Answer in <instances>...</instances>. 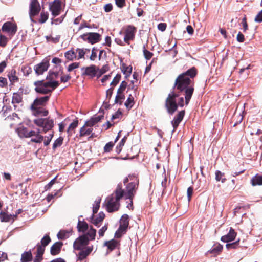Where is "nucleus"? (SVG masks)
Segmentation results:
<instances>
[{"instance_id": "0eeeda50", "label": "nucleus", "mask_w": 262, "mask_h": 262, "mask_svg": "<svg viewBox=\"0 0 262 262\" xmlns=\"http://www.w3.org/2000/svg\"><path fill=\"white\" fill-rule=\"evenodd\" d=\"M40 10L41 7L38 0H31L29 7V15L31 21L35 22L33 18L38 15Z\"/></svg>"}, {"instance_id": "cd10ccee", "label": "nucleus", "mask_w": 262, "mask_h": 262, "mask_svg": "<svg viewBox=\"0 0 262 262\" xmlns=\"http://www.w3.org/2000/svg\"><path fill=\"white\" fill-rule=\"evenodd\" d=\"M120 69L126 78L130 75L132 72V67L127 66L126 64L123 63L121 65Z\"/></svg>"}, {"instance_id": "f704fd0d", "label": "nucleus", "mask_w": 262, "mask_h": 262, "mask_svg": "<svg viewBox=\"0 0 262 262\" xmlns=\"http://www.w3.org/2000/svg\"><path fill=\"white\" fill-rule=\"evenodd\" d=\"M215 180L216 181H221L222 183H225L226 181V179L225 178V173L222 172L219 170H216L215 173Z\"/></svg>"}, {"instance_id": "e433bc0d", "label": "nucleus", "mask_w": 262, "mask_h": 262, "mask_svg": "<svg viewBox=\"0 0 262 262\" xmlns=\"http://www.w3.org/2000/svg\"><path fill=\"white\" fill-rule=\"evenodd\" d=\"M18 136L21 138H28V130L27 128L20 127L17 129Z\"/></svg>"}, {"instance_id": "774afa93", "label": "nucleus", "mask_w": 262, "mask_h": 262, "mask_svg": "<svg viewBox=\"0 0 262 262\" xmlns=\"http://www.w3.org/2000/svg\"><path fill=\"white\" fill-rule=\"evenodd\" d=\"M255 21L260 23L262 21V10L258 13L254 19Z\"/></svg>"}, {"instance_id": "20e7f679", "label": "nucleus", "mask_w": 262, "mask_h": 262, "mask_svg": "<svg viewBox=\"0 0 262 262\" xmlns=\"http://www.w3.org/2000/svg\"><path fill=\"white\" fill-rule=\"evenodd\" d=\"M33 122L36 126L42 128V132L43 133L52 130L54 125V120L50 117L38 118L34 119Z\"/></svg>"}, {"instance_id": "1a4fd4ad", "label": "nucleus", "mask_w": 262, "mask_h": 262, "mask_svg": "<svg viewBox=\"0 0 262 262\" xmlns=\"http://www.w3.org/2000/svg\"><path fill=\"white\" fill-rule=\"evenodd\" d=\"M93 128H90L86 126V124H84L83 126L80 128L79 134V135H77L76 137L78 139H81L84 137L89 136L88 140L95 138L96 137V135L93 132Z\"/></svg>"}, {"instance_id": "39448f33", "label": "nucleus", "mask_w": 262, "mask_h": 262, "mask_svg": "<svg viewBox=\"0 0 262 262\" xmlns=\"http://www.w3.org/2000/svg\"><path fill=\"white\" fill-rule=\"evenodd\" d=\"M131 178L132 177L129 176ZM136 181L129 183L126 187V192L124 191L123 196L125 199L133 200V198L138 189L139 181L135 177H132Z\"/></svg>"}, {"instance_id": "de8ad7c7", "label": "nucleus", "mask_w": 262, "mask_h": 262, "mask_svg": "<svg viewBox=\"0 0 262 262\" xmlns=\"http://www.w3.org/2000/svg\"><path fill=\"white\" fill-rule=\"evenodd\" d=\"M63 138L62 137H59L57 138L54 142L53 144V149L55 150L58 147L60 146L63 143Z\"/></svg>"}, {"instance_id": "052dcab7", "label": "nucleus", "mask_w": 262, "mask_h": 262, "mask_svg": "<svg viewBox=\"0 0 262 262\" xmlns=\"http://www.w3.org/2000/svg\"><path fill=\"white\" fill-rule=\"evenodd\" d=\"M193 188L191 186L189 187L187 189V198H188V202L190 201L192 196V194H193Z\"/></svg>"}, {"instance_id": "b1692460", "label": "nucleus", "mask_w": 262, "mask_h": 262, "mask_svg": "<svg viewBox=\"0 0 262 262\" xmlns=\"http://www.w3.org/2000/svg\"><path fill=\"white\" fill-rule=\"evenodd\" d=\"M77 228L78 232L84 233L89 229V225L86 222L79 220Z\"/></svg>"}, {"instance_id": "37998d69", "label": "nucleus", "mask_w": 262, "mask_h": 262, "mask_svg": "<svg viewBox=\"0 0 262 262\" xmlns=\"http://www.w3.org/2000/svg\"><path fill=\"white\" fill-rule=\"evenodd\" d=\"M134 104V98L131 95L129 96L126 102H125V105L127 109H130Z\"/></svg>"}, {"instance_id": "2f4dec72", "label": "nucleus", "mask_w": 262, "mask_h": 262, "mask_svg": "<svg viewBox=\"0 0 262 262\" xmlns=\"http://www.w3.org/2000/svg\"><path fill=\"white\" fill-rule=\"evenodd\" d=\"M240 239L238 238L237 241L231 243H227L226 245V248L228 250L237 249L241 247L239 245Z\"/></svg>"}, {"instance_id": "393cba45", "label": "nucleus", "mask_w": 262, "mask_h": 262, "mask_svg": "<svg viewBox=\"0 0 262 262\" xmlns=\"http://www.w3.org/2000/svg\"><path fill=\"white\" fill-rule=\"evenodd\" d=\"M105 215V214L103 212H100L98 214V216L95 219H94V217L92 219V217L91 216V219L92 220V223L96 226H99V223L102 222Z\"/></svg>"}, {"instance_id": "4be33fe9", "label": "nucleus", "mask_w": 262, "mask_h": 262, "mask_svg": "<svg viewBox=\"0 0 262 262\" xmlns=\"http://www.w3.org/2000/svg\"><path fill=\"white\" fill-rule=\"evenodd\" d=\"M16 217V214H10L8 213L1 212L0 213V219L2 222H8L11 221H14Z\"/></svg>"}, {"instance_id": "e2e57ef3", "label": "nucleus", "mask_w": 262, "mask_h": 262, "mask_svg": "<svg viewBox=\"0 0 262 262\" xmlns=\"http://www.w3.org/2000/svg\"><path fill=\"white\" fill-rule=\"evenodd\" d=\"M76 51L78 54V59L83 58L84 56V55L86 54V52L84 51V49L78 48V49H77Z\"/></svg>"}, {"instance_id": "a18cd8bd", "label": "nucleus", "mask_w": 262, "mask_h": 262, "mask_svg": "<svg viewBox=\"0 0 262 262\" xmlns=\"http://www.w3.org/2000/svg\"><path fill=\"white\" fill-rule=\"evenodd\" d=\"M143 52L145 58L146 60L150 59L153 56V53L146 49L145 46L144 45L143 47Z\"/></svg>"}, {"instance_id": "3c124183", "label": "nucleus", "mask_w": 262, "mask_h": 262, "mask_svg": "<svg viewBox=\"0 0 262 262\" xmlns=\"http://www.w3.org/2000/svg\"><path fill=\"white\" fill-rule=\"evenodd\" d=\"M115 142L112 141H110L108 143H106L105 146L104 147V152H110L114 146Z\"/></svg>"}, {"instance_id": "7ed1b4c3", "label": "nucleus", "mask_w": 262, "mask_h": 262, "mask_svg": "<svg viewBox=\"0 0 262 262\" xmlns=\"http://www.w3.org/2000/svg\"><path fill=\"white\" fill-rule=\"evenodd\" d=\"M59 82L57 81H45V80H37L34 82L35 86V91L41 94L51 95L52 92L59 86Z\"/></svg>"}, {"instance_id": "13d9d810", "label": "nucleus", "mask_w": 262, "mask_h": 262, "mask_svg": "<svg viewBox=\"0 0 262 262\" xmlns=\"http://www.w3.org/2000/svg\"><path fill=\"white\" fill-rule=\"evenodd\" d=\"M121 78V74H117L114 78L113 81L111 83V85L114 86H116L119 82Z\"/></svg>"}, {"instance_id": "c85d7f7f", "label": "nucleus", "mask_w": 262, "mask_h": 262, "mask_svg": "<svg viewBox=\"0 0 262 262\" xmlns=\"http://www.w3.org/2000/svg\"><path fill=\"white\" fill-rule=\"evenodd\" d=\"M22 91L20 93H14L12 96V103L13 104H19L22 102Z\"/></svg>"}, {"instance_id": "bf43d9fd", "label": "nucleus", "mask_w": 262, "mask_h": 262, "mask_svg": "<svg viewBox=\"0 0 262 262\" xmlns=\"http://www.w3.org/2000/svg\"><path fill=\"white\" fill-rule=\"evenodd\" d=\"M241 24H242L243 27V32H246L247 30H248V26L247 23V18L246 16H245L244 18L242 19Z\"/></svg>"}, {"instance_id": "a878e982", "label": "nucleus", "mask_w": 262, "mask_h": 262, "mask_svg": "<svg viewBox=\"0 0 262 262\" xmlns=\"http://www.w3.org/2000/svg\"><path fill=\"white\" fill-rule=\"evenodd\" d=\"M78 123L79 121L76 119L70 124L67 129L68 136H71L73 133H75V129L78 126Z\"/></svg>"}, {"instance_id": "9d476101", "label": "nucleus", "mask_w": 262, "mask_h": 262, "mask_svg": "<svg viewBox=\"0 0 262 262\" xmlns=\"http://www.w3.org/2000/svg\"><path fill=\"white\" fill-rule=\"evenodd\" d=\"M89 238L86 237L83 234L79 236L73 243V248L74 250H81L84 248L89 244Z\"/></svg>"}, {"instance_id": "dca6fc26", "label": "nucleus", "mask_w": 262, "mask_h": 262, "mask_svg": "<svg viewBox=\"0 0 262 262\" xmlns=\"http://www.w3.org/2000/svg\"><path fill=\"white\" fill-rule=\"evenodd\" d=\"M237 235V233L232 227L230 228L228 233L225 235L222 236L221 238V241L224 243H229L234 241Z\"/></svg>"}, {"instance_id": "2eb2a0df", "label": "nucleus", "mask_w": 262, "mask_h": 262, "mask_svg": "<svg viewBox=\"0 0 262 262\" xmlns=\"http://www.w3.org/2000/svg\"><path fill=\"white\" fill-rule=\"evenodd\" d=\"M31 110L32 114L37 117H46L48 114V111L45 107H32L31 106Z\"/></svg>"}, {"instance_id": "5fc2aeb1", "label": "nucleus", "mask_w": 262, "mask_h": 262, "mask_svg": "<svg viewBox=\"0 0 262 262\" xmlns=\"http://www.w3.org/2000/svg\"><path fill=\"white\" fill-rule=\"evenodd\" d=\"M127 85V83L125 81H123L121 83V84L120 85V86L119 87L118 90H117V93L120 94L123 93V92L126 89Z\"/></svg>"}, {"instance_id": "0e129e2a", "label": "nucleus", "mask_w": 262, "mask_h": 262, "mask_svg": "<svg viewBox=\"0 0 262 262\" xmlns=\"http://www.w3.org/2000/svg\"><path fill=\"white\" fill-rule=\"evenodd\" d=\"M180 121H178L173 118V119L171 121V123L172 125V127L173 128L172 132H174L176 130L178 126H179V124L180 123Z\"/></svg>"}, {"instance_id": "58836bf2", "label": "nucleus", "mask_w": 262, "mask_h": 262, "mask_svg": "<svg viewBox=\"0 0 262 262\" xmlns=\"http://www.w3.org/2000/svg\"><path fill=\"white\" fill-rule=\"evenodd\" d=\"M223 248V246L220 244H218L217 245L213 247L209 252L210 253L218 255L222 251Z\"/></svg>"}, {"instance_id": "ddd939ff", "label": "nucleus", "mask_w": 262, "mask_h": 262, "mask_svg": "<svg viewBox=\"0 0 262 262\" xmlns=\"http://www.w3.org/2000/svg\"><path fill=\"white\" fill-rule=\"evenodd\" d=\"M93 250V246L92 245L85 247L81 250H78L79 252L76 254L77 260L82 261L85 259L92 252Z\"/></svg>"}, {"instance_id": "09e8293b", "label": "nucleus", "mask_w": 262, "mask_h": 262, "mask_svg": "<svg viewBox=\"0 0 262 262\" xmlns=\"http://www.w3.org/2000/svg\"><path fill=\"white\" fill-rule=\"evenodd\" d=\"M58 76V72L49 71L48 75L46 77V79L50 80V81H53L52 80L57 78Z\"/></svg>"}, {"instance_id": "603ef678", "label": "nucleus", "mask_w": 262, "mask_h": 262, "mask_svg": "<svg viewBox=\"0 0 262 262\" xmlns=\"http://www.w3.org/2000/svg\"><path fill=\"white\" fill-rule=\"evenodd\" d=\"M53 137H54V132H52V133L49 134V136L45 137L44 140H43L44 145L45 146L49 145Z\"/></svg>"}, {"instance_id": "f3484780", "label": "nucleus", "mask_w": 262, "mask_h": 262, "mask_svg": "<svg viewBox=\"0 0 262 262\" xmlns=\"http://www.w3.org/2000/svg\"><path fill=\"white\" fill-rule=\"evenodd\" d=\"M50 96H46L35 99L31 104L32 107H45L47 102L49 101Z\"/></svg>"}, {"instance_id": "680f3d73", "label": "nucleus", "mask_w": 262, "mask_h": 262, "mask_svg": "<svg viewBox=\"0 0 262 262\" xmlns=\"http://www.w3.org/2000/svg\"><path fill=\"white\" fill-rule=\"evenodd\" d=\"M115 4L119 8H122L125 6V0H115Z\"/></svg>"}, {"instance_id": "f03ea898", "label": "nucleus", "mask_w": 262, "mask_h": 262, "mask_svg": "<svg viewBox=\"0 0 262 262\" xmlns=\"http://www.w3.org/2000/svg\"><path fill=\"white\" fill-rule=\"evenodd\" d=\"M124 190L122 189L121 183L118 184L114 192L105 199V209L108 212H113L119 210L120 207V200L123 196Z\"/></svg>"}, {"instance_id": "72a5a7b5", "label": "nucleus", "mask_w": 262, "mask_h": 262, "mask_svg": "<svg viewBox=\"0 0 262 262\" xmlns=\"http://www.w3.org/2000/svg\"><path fill=\"white\" fill-rule=\"evenodd\" d=\"M41 133L40 129H38L35 137L32 138L31 141L36 143H41L44 140V137L40 134Z\"/></svg>"}, {"instance_id": "5701e85b", "label": "nucleus", "mask_w": 262, "mask_h": 262, "mask_svg": "<svg viewBox=\"0 0 262 262\" xmlns=\"http://www.w3.org/2000/svg\"><path fill=\"white\" fill-rule=\"evenodd\" d=\"M16 74V71L14 69H12L8 74V77L11 84L19 81V78Z\"/></svg>"}, {"instance_id": "412c9836", "label": "nucleus", "mask_w": 262, "mask_h": 262, "mask_svg": "<svg viewBox=\"0 0 262 262\" xmlns=\"http://www.w3.org/2000/svg\"><path fill=\"white\" fill-rule=\"evenodd\" d=\"M33 260V255L31 249L24 252L21 254V262H31Z\"/></svg>"}, {"instance_id": "473e14b6", "label": "nucleus", "mask_w": 262, "mask_h": 262, "mask_svg": "<svg viewBox=\"0 0 262 262\" xmlns=\"http://www.w3.org/2000/svg\"><path fill=\"white\" fill-rule=\"evenodd\" d=\"M45 251L41 250V249H36V255L34 259H33V262H41L43 260V255L44 254Z\"/></svg>"}, {"instance_id": "69168bd1", "label": "nucleus", "mask_w": 262, "mask_h": 262, "mask_svg": "<svg viewBox=\"0 0 262 262\" xmlns=\"http://www.w3.org/2000/svg\"><path fill=\"white\" fill-rule=\"evenodd\" d=\"M84 124H86V126H88L90 128H93V126H94L96 123L94 120L91 118L90 120L85 121Z\"/></svg>"}, {"instance_id": "6e6d98bb", "label": "nucleus", "mask_w": 262, "mask_h": 262, "mask_svg": "<svg viewBox=\"0 0 262 262\" xmlns=\"http://www.w3.org/2000/svg\"><path fill=\"white\" fill-rule=\"evenodd\" d=\"M80 65L79 62H73L70 64L67 68V70L69 72L73 71L74 69L79 68Z\"/></svg>"}, {"instance_id": "423d86ee", "label": "nucleus", "mask_w": 262, "mask_h": 262, "mask_svg": "<svg viewBox=\"0 0 262 262\" xmlns=\"http://www.w3.org/2000/svg\"><path fill=\"white\" fill-rule=\"evenodd\" d=\"M129 225V217L127 214H123L120 220V225L118 229L115 233V236L119 238L121 236L122 234L125 233L127 231Z\"/></svg>"}, {"instance_id": "bb28decb", "label": "nucleus", "mask_w": 262, "mask_h": 262, "mask_svg": "<svg viewBox=\"0 0 262 262\" xmlns=\"http://www.w3.org/2000/svg\"><path fill=\"white\" fill-rule=\"evenodd\" d=\"M104 245L107 247L108 249L112 251L117 247L119 245V242L115 239H112L107 241L105 243Z\"/></svg>"}, {"instance_id": "9b49d317", "label": "nucleus", "mask_w": 262, "mask_h": 262, "mask_svg": "<svg viewBox=\"0 0 262 262\" xmlns=\"http://www.w3.org/2000/svg\"><path fill=\"white\" fill-rule=\"evenodd\" d=\"M98 70V68L94 64L83 67L81 68V71H82V76H88L93 78L96 76Z\"/></svg>"}, {"instance_id": "4468645a", "label": "nucleus", "mask_w": 262, "mask_h": 262, "mask_svg": "<svg viewBox=\"0 0 262 262\" xmlns=\"http://www.w3.org/2000/svg\"><path fill=\"white\" fill-rule=\"evenodd\" d=\"M49 9L54 17L59 15L61 10V2L60 0H55L50 4Z\"/></svg>"}, {"instance_id": "ea45409f", "label": "nucleus", "mask_w": 262, "mask_h": 262, "mask_svg": "<svg viewBox=\"0 0 262 262\" xmlns=\"http://www.w3.org/2000/svg\"><path fill=\"white\" fill-rule=\"evenodd\" d=\"M45 38L46 39L47 42H52L53 43H57L59 42L60 38V35H56L55 37H52L51 35L46 36Z\"/></svg>"}, {"instance_id": "7c9ffc66", "label": "nucleus", "mask_w": 262, "mask_h": 262, "mask_svg": "<svg viewBox=\"0 0 262 262\" xmlns=\"http://www.w3.org/2000/svg\"><path fill=\"white\" fill-rule=\"evenodd\" d=\"M251 183L253 186L261 185H262V175L256 174L253 177L251 180Z\"/></svg>"}, {"instance_id": "c03bdc74", "label": "nucleus", "mask_w": 262, "mask_h": 262, "mask_svg": "<svg viewBox=\"0 0 262 262\" xmlns=\"http://www.w3.org/2000/svg\"><path fill=\"white\" fill-rule=\"evenodd\" d=\"M8 38L0 32V47H5L8 42Z\"/></svg>"}, {"instance_id": "864d4df0", "label": "nucleus", "mask_w": 262, "mask_h": 262, "mask_svg": "<svg viewBox=\"0 0 262 262\" xmlns=\"http://www.w3.org/2000/svg\"><path fill=\"white\" fill-rule=\"evenodd\" d=\"M101 200L99 199L98 201H95V204L93 207V214L92 215V219L94 217V214L96 213L100 207V203Z\"/></svg>"}, {"instance_id": "aec40b11", "label": "nucleus", "mask_w": 262, "mask_h": 262, "mask_svg": "<svg viewBox=\"0 0 262 262\" xmlns=\"http://www.w3.org/2000/svg\"><path fill=\"white\" fill-rule=\"evenodd\" d=\"M51 241V238L49 235L46 234L41 239L40 243H38L36 245V249H41V250L45 251L46 247L50 243Z\"/></svg>"}, {"instance_id": "338daca9", "label": "nucleus", "mask_w": 262, "mask_h": 262, "mask_svg": "<svg viewBox=\"0 0 262 262\" xmlns=\"http://www.w3.org/2000/svg\"><path fill=\"white\" fill-rule=\"evenodd\" d=\"M7 79L3 77H0V87H5L7 85Z\"/></svg>"}, {"instance_id": "6e6552de", "label": "nucleus", "mask_w": 262, "mask_h": 262, "mask_svg": "<svg viewBox=\"0 0 262 262\" xmlns=\"http://www.w3.org/2000/svg\"><path fill=\"white\" fill-rule=\"evenodd\" d=\"M136 31L137 28L134 26L130 25L126 26L124 30V42L129 45V41L135 39Z\"/></svg>"}, {"instance_id": "f257e3e1", "label": "nucleus", "mask_w": 262, "mask_h": 262, "mask_svg": "<svg viewBox=\"0 0 262 262\" xmlns=\"http://www.w3.org/2000/svg\"><path fill=\"white\" fill-rule=\"evenodd\" d=\"M198 70L194 67L188 69L178 76L173 86V91L171 92L165 100V106L168 114L172 115L177 110L178 106L188 105L194 91V78L197 75Z\"/></svg>"}, {"instance_id": "a19ab883", "label": "nucleus", "mask_w": 262, "mask_h": 262, "mask_svg": "<svg viewBox=\"0 0 262 262\" xmlns=\"http://www.w3.org/2000/svg\"><path fill=\"white\" fill-rule=\"evenodd\" d=\"M127 139V137L126 136H124L122 140L120 141L118 145H117L116 147V152L119 154L120 153V152L122 151V147L124 146L126 141Z\"/></svg>"}, {"instance_id": "4d7b16f0", "label": "nucleus", "mask_w": 262, "mask_h": 262, "mask_svg": "<svg viewBox=\"0 0 262 262\" xmlns=\"http://www.w3.org/2000/svg\"><path fill=\"white\" fill-rule=\"evenodd\" d=\"M185 111L182 110L178 113L174 117V119L176 120L181 122L184 118L185 115Z\"/></svg>"}, {"instance_id": "79ce46f5", "label": "nucleus", "mask_w": 262, "mask_h": 262, "mask_svg": "<svg viewBox=\"0 0 262 262\" xmlns=\"http://www.w3.org/2000/svg\"><path fill=\"white\" fill-rule=\"evenodd\" d=\"M49 18V13L48 12H45L42 11L40 15V18L38 19V21L40 24L45 23Z\"/></svg>"}, {"instance_id": "a211bd4d", "label": "nucleus", "mask_w": 262, "mask_h": 262, "mask_svg": "<svg viewBox=\"0 0 262 262\" xmlns=\"http://www.w3.org/2000/svg\"><path fill=\"white\" fill-rule=\"evenodd\" d=\"M87 41L91 44L97 43L101 40V35L98 33L90 32L87 33Z\"/></svg>"}, {"instance_id": "6ab92c4d", "label": "nucleus", "mask_w": 262, "mask_h": 262, "mask_svg": "<svg viewBox=\"0 0 262 262\" xmlns=\"http://www.w3.org/2000/svg\"><path fill=\"white\" fill-rule=\"evenodd\" d=\"M63 243L61 242H56L50 248V253L53 256L58 254L61 250Z\"/></svg>"}, {"instance_id": "4c0bfd02", "label": "nucleus", "mask_w": 262, "mask_h": 262, "mask_svg": "<svg viewBox=\"0 0 262 262\" xmlns=\"http://www.w3.org/2000/svg\"><path fill=\"white\" fill-rule=\"evenodd\" d=\"M72 234L71 231H68L67 230H60L57 236L59 239H64L69 237V236Z\"/></svg>"}, {"instance_id": "8fccbe9b", "label": "nucleus", "mask_w": 262, "mask_h": 262, "mask_svg": "<svg viewBox=\"0 0 262 262\" xmlns=\"http://www.w3.org/2000/svg\"><path fill=\"white\" fill-rule=\"evenodd\" d=\"M125 99V95L123 93L118 94L117 93L115 99V103H119L120 104H122V100Z\"/></svg>"}, {"instance_id": "c9c22d12", "label": "nucleus", "mask_w": 262, "mask_h": 262, "mask_svg": "<svg viewBox=\"0 0 262 262\" xmlns=\"http://www.w3.org/2000/svg\"><path fill=\"white\" fill-rule=\"evenodd\" d=\"M66 58L70 61H73L76 58V53L73 50L67 51L64 53Z\"/></svg>"}, {"instance_id": "f8f14e48", "label": "nucleus", "mask_w": 262, "mask_h": 262, "mask_svg": "<svg viewBox=\"0 0 262 262\" xmlns=\"http://www.w3.org/2000/svg\"><path fill=\"white\" fill-rule=\"evenodd\" d=\"M50 66L49 61L47 59H43L40 63L34 66V70L37 75H42L47 71Z\"/></svg>"}, {"instance_id": "49530a36", "label": "nucleus", "mask_w": 262, "mask_h": 262, "mask_svg": "<svg viewBox=\"0 0 262 262\" xmlns=\"http://www.w3.org/2000/svg\"><path fill=\"white\" fill-rule=\"evenodd\" d=\"M109 70V67L108 65L106 64L103 66L101 69H99L98 70L96 76L97 78H99L101 75L106 73Z\"/></svg>"}, {"instance_id": "c756f323", "label": "nucleus", "mask_w": 262, "mask_h": 262, "mask_svg": "<svg viewBox=\"0 0 262 262\" xmlns=\"http://www.w3.org/2000/svg\"><path fill=\"white\" fill-rule=\"evenodd\" d=\"M96 234V230L94 229L92 226H90L86 233L83 235H85L86 237H89V241H93L95 239Z\"/></svg>"}]
</instances>
